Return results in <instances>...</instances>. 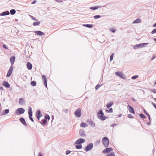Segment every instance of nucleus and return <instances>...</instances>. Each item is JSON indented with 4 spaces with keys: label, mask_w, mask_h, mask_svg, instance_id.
<instances>
[{
    "label": "nucleus",
    "mask_w": 156,
    "mask_h": 156,
    "mask_svg": "<svg viewBox=\"0 0 156 156\" xmlns=\"http://www.w3.org/2000/svg\"><path fill=\"white\" fill-rule=\"evenodd\" d=\"M16 57L15 55H12L11 57L10 58V61L11 63V66L10 67L9 69L6 74V76L7 77H9L12 74L13 68V65L15 61Z\"/></svg>",
    "instance_id": "1"
},
{
    "label": "nucleus",
    "mask_w": 156,
    "mask_h": 156,
    "mask_svg": "<svg viewBox=\"0 0 156 156\" xmlns=\"http://www.w3.org/2000/svg\"><path fill=\"white\" fill-rule=\"evenodd\" d=\"M97 115V117L101 121H104L108 118L104 115V113L102 110H100L98 112Z\"/></svg>",
    "instance_id": "2"
},
{
    "label": "nucleus",
    "mask_w": 156,
    "mask_h": 156,
    "mask_svg": "<svg viewBox=\"0 0 156 156\" xmlns=\"http://www.w3.org/2000/svg\"><path fill=\"white\" fill-rule=\"evenodd\" d=\"M149 44L148 43H143L136 44L133 46V48L134 49L136 50L140 48L145 47Z\"/></svg>",
    "instance_id": "3"
},
{
    "label": "nucleus",
    "mask_w": 156,
    "mask_h": 156,
    "mask_svg": "<svg viewBox=\"0 0 156 156\" xmlns=\"http://www.w3.org/2000/svg\"><path fill=\"white\" fill-rule=\"evenodd\" d=\"M102 143L103 145L105 147H108L109 143V140L106 136L104 137L102 140Z\"/></svg>",
    "instance_id": "4"
},
{
    "label": "nucleus",
    "mask_w": 156,
    "mask_h": 156,
    "mask_svg": "<svg viewBox=\"0 0 156 156\" xmlns=\"http://www.w3.org/2000/svg\"><path fill=\"white\" fill-rule=\"evenodd\" d=\"M25 110L22 108H20L17 109L15 112V114L17 115H20L24 113Z\"/></svg>",
    "instance_id": "5"
},
{
    "label": "nucleus",
    "mask_w": 156,
    "mask_h": 156,
    "mask_svg": "<svg viewBox=\"0 0 156 156\" xmlns=\"http://www.w3.org/2000/svg\"><path fill=\"white\" fill-rule=\"evenodd\" d=\"M28 113L29 115L30 119L32 122H34V120L32 117V110L31 107L29 106L28 107Z\"/></svg>",
    "instance_id": "6"
},
{
    "label": "nucleus",
    "mask_w": 156,
    "mask_h": 156,
    "mask_svg": "<svg viewBox=\"0 0 156 156\" xmlns=\"http://www.w3.org/2000/svg\"><path fill=\"white\" fill-rule=\"evenodd\" d=\"M93 147V144L90 143L88 144L84 148V150L86 152H88L91 150Z\"/></svg>",
    "instance_id": "7"
},
{
    "label": "nucleus",
    "mask_w": 156,
    "mask_h": 156,
    "mask_svg": "<svg viewBox=\"0 0 156 156\" xmlns=\"http://www.w3.org/2000/svg\"><path fill=\"white\" fill-rule=\"evenodd\" d=\"M81 110L80 108H78L75 112L74 115L77 118H80L81 115Z\"/></svg>",
    "instance_id": "8"
},
{
    "label": "nucleus",
    "mask_w": 156,
    "mask_h": 156,
    "mask_svg": "<svg viewBox=\"0 0 156 156\" xmlns=\"http://www.w3.org/2000/svg\"><path fill=\"white\" fill-rule=\"evenodd\" d=\"M115 75L120 78H121L126 79V76H124V74L122 72L120 71H117L115 72Z\"/></svg>",
    "instance_id": "9"
},
{
    "label": "nucleus",
    "mask_w": 156,
    "mask_h": 156,
    "mask_svg": "<svg viewBox=\"0 0 156 156\" xmlns=\"http://www.w3.org/2000/svg\"><path fill=\"white\" fill-rule=\"evenodd\" d=\"M36 115L38 121H40V118L43 116V115L40 110H37L36 112Z\"/></svg>",
    "instance_id": "10"
},
{
    "label": "nucleus",
    "mask_w": 156,
    "mask_h": 156,
    "mask_svg": "<svg viewBox=\"0 0 156 156\" xmlns=\"http://www.w3.org/2000/svg\"><path fill=\"white\" fill-rule=\"evenodd\" d=\"M43 82L44 84V86L46 87H47V79L46 76L44 75H43L41 76Z\"/></svg>",
    "instance_id": "11"
},
{
    "label": "nucleus",
    "mask_w": 156,
    "mask_h": 156,
    "mask_svg": "<svg viewBox=\"0 0 156 156\" xmlns=\"http://www.w3.org/2000/svg\"><path fill=\"white\" fill-rule=\"evenodd\" d=\"M113 150L112 148L111 147L107 148L103 150L102 151V152L104 154H108L110 152L112 151H113Z\"/></svg>",
    "instance_id": "12"
},
{
    "label": "nucleus",
    "mask_w": 156,
    "mask_h": 156,
    "mask_svg": "<svg viewBox=\"0 0 156 156\" xmlns=\"http://www.w3.org/2000/svg\"><path fill=\"white\" fill-rule=\"evenodd\" d=\"M85 141V140L82 138H80L78 139L75 143L74 144H77L79 143L81 144L84 143Z\"/></svg>",
    "instance_id": "13"
},
{
    "label": "nucleus",
    "mask_w": 156,
    "mask_h": 156,
    "mask_svg": "<svg viewBox=\"0 0 156 156\" xmlns=\"http://www.w3.org/2000/svg\"><path fill=\"white\" fill-rule=\"evenodd\" d=\"M127 104L128 105H129L128 103H127ZM128 109L129 112L130 113H131L133 114H135V111L134 110V109L132 106H130L129 105H128Z\"/></svg>",
    "instance_id": "14"
},
{
    "label": "nucleus",
    "mask_w": 156,
    "mask_h": 156,
    "mask_svg": "<svg viewBox=\"0 0 156 156\" xmlns=\"http://www.w3.org/2000/svg\"><path fill=\"white\" fill-rule=\"evenodd\" d=\"M79 134L80 136L81 137H84L86 136L85 132L83 129H80Z\"/></svg>",
    "instance_id": "15"
},
{
    "label": "nucleus",
    "mask_w": 156,
    "mask_h": 156,
    "mask_svg": "<svg viewBox=\"0 0 156 156\" xmlns=\"http://www.w3.org/2000/svg\"><path fill=\"white\" fill-rule=\"evenodd\" d=\"M2 85L6 88H9L10 87V85L8 82L4 81L2 83Z\"/></svg>",
    "instance_id": "16"
},
{
    "label": "nucleus",
    "mask_w": 156,
    "mask_h": 156,
    "mask_svg": "<svg viewBox=\"0 0 156 156\" xmlns=\"http://www.w3.org/2000/svg\"><path fill=\"white\" fill-rule=\"evenodd\" d=\"M20 121L25 126H27V125L26 123L25 119L23 117H21L20 118Z\"/></svg>",
    "instance_id": "17"
},
{
    "label": "nucleus",
    "mask_w": 156,
    "mask_h": 156,
    "mask_svg": "<svg viewBox=\"0 0 156 156\" xmlns=\"http://www.w3.org/2000/svg\"><path fill=\"white\" fill-rule=\"evenodd\" d=\"M27 67L28 70H31L32 68V65L31 63L28 62L27 64Z\"/></svg>",
    "instance_id": "18"
},
{
    "label": "nucleus",
    "mask_w": 156,
    "mask_h": 156,
    "mask_svg": "<svg viewBox=\"0 0 156 156\" xmlns=\"http://www.w3.org/2000/svg\"><path fill=\"white\" fill-rule=\"evenodd\" d=\"M19 102L20 104L23 105L25 104V101L24 98H20L19 99Z\"/></svg>",
    "instance_id": "19"
},
{
    "label": "nucleus",
    "mask_w": 156,
    "mask_h": 156,
    "mask_svg": "<svg viewBox=\"0 0 156 156\" xmlns=\"http://www.w3.org/2000/svg\"><path fill=\"white\" fill-rule=\"evenodd\" d=\"M10 12L8 11H5L0 13V16H4L9 15Z\"/></svg>",
    "instance_id": "20"
},
{
    "label": "nucleus",
    "mask_w": 156,
    "mask_h": 156,
    "mask_svg": "<svg viewBox=\"0 0 156 156\" xmlns=\"http://www.w3.org/2000/svg\"><path fill=\"white\" fill-rule=\"evenodd\" d=\"M34 32L36 34H37V35L39 36H42L45 34L44 33L40 30L35 31Z\"/></svg>",
    "instance_id": "21"
},
{
    "label": "nucleus",
    "mask_w": 156,
    "mask_h": 156,
    "mask_svg": "<svg viewBox=\"0 0 156 156\" xmlns=\"http://www.w3.org/2000/svg\"><path fill=\"white\" fill-rule=\"evenodd\" d=\"M9 109H5L4 110V111L1 113V115L2 116L4 115H5L9 112Z\"/></svg>",
    "instance_id": "22"
},
{
    "label": "nucleus",
    "mask_w": 156,
    "mask_h": 156,
    "mask_svg": "<svg viewBox=\"0 0 156 156\" xmlns=\"http://www.w3.org/2000/svg\"><path fill=\"white\" fill-rule=\"evenodd\" d=\"M88 126V124L84 122H82L80 124V126L83 128H85L87 127Z\"/></svg>",
    "instance_id": "23"
},
{
    "label": "nucleus",
    "mask_w": 156,
    "mask_h": 156,
    "mask_svg": "<svg viewBox=\"0 0 156 156\" xmlns=\"http://www.w3.org/2000/svg\"><path fill=\"white\" fill-rule=\"evenodd\" d=\"M76 144L75 147L76 149H80L82 148V146L81 144L78 143V144Z\"/></svg>",
    "instance_id": "24"
},
{
    "label": "nucleus",
    "mask_w": 156,
    "mask_h": 156,
    "mask_svg": "<svg viewBox=\"0 0 156 156\" xmlns=\"http://www.w3.org/2000/svg\"><path fill=\"white\" fill-rule=\"evenodd\" d=\"M39 122L43 125H45L47 122V121L45 120L44 119L39 121Z\"/></svg>",
    "instance_id": "25"
},
{
    "label": "nucleus",
    "mask_w": 156,
    "mask_h": 156,
    "mask_svg": "<svg viewBox=\"0 0 156 156\" xmlns=\"http://www.w3.org/2000/svg\"><path fill=\"white\" fill-rule=\"evenodd\" d=\"M141 21V20L139 18H137L134 20L133 22V24L138 23H140Z\"/></svg>",
    "instance_id": "26"
},
{
    "label": "nucleus",
    "mask_w": 156,
    "mask_h": 156,
    "mask_svg": "<svg viewBox=\"0 0 156 156\" xmlns=\"http://www.w3.org/2000/svg\"><path fill=\"white\" fill-rule=\"evenodd\" d=\"M44 119L46 121H47V120H49L50 119V117L48 114H46L44 115Z\"/></svg>",
    "instance_id": "27"
},
{
    "label": "nucleus",
    "mask_w": 156,
    "mask_h": 156,
    "mask_svg": "<svg viewBox=\"0 0 156 156\" xmlns=\"http://www.w3.org/2000/svg\"><path fill=\"white\" fill-rule=\"evenodd\" d=\"M83 26L89 28H91L93 27V25L90 24H84L82 25Z\"/></svg>",
    "instance_id": "28"
},
{
    "label": "nucleus",
    "mask_w": 156,
    "mask_h": 156,
    "mask_svg": "<svg viewBox=\"0 0 156 156\" xmlns=\"http://www.w3.org/2000/svg\"><path fill=\"white\" fill-rule=\"evenodd\" d=\"M113 102H110L107 103L106 105V107L108 108H109L113 105Z\"/></svg>",
    "instance_id": "29"
},
{
    "label": "nucleus",
    "mask_w": 156,
    "mask_h": 156,
    "mask_svg": "<svg viewBox=\"0 0 156 156\" xmlns=\"http://www.w3.org/2000/svg\"><path fill=\"white\" fill-rule=\"evenodd\" d=\"M100 7L99 6H95L94 7H90L89 9L92 10H94L98 9Z\"/></svg>",
    "instance_id": "30"
},
{
    "label": "nucleus",
    "mask_w": 156,
    "mask_h": 156,
    "mask_svg": "<svg viewBox=\"0 0 156 156\" xmlns=\"http://www.w3.org/2000/svg\"><path fill=\"white\" fill-rule=\"evenodd\" d=\"M140 117L143 119H145L146 118V116L143 113H140L139 114Z\"/></svg>",
    "instance_id": "31"
},
{
    "label": "nucleus",
    "mask_w": 156,
    "mask_h": 156,
    "mask_svg": "<svg viewBox=\"0 0 156 156\" xmlns=\"http://www.w3.org/2000/svg\"><path fill=\"white\" fill-rule=\"evenodd\" d=\"M89 123L90 125L92 127H94L95 126L94 123L92 120L90 121Z\"/></svg>",
    "instance_id": "32"
},
{
    "label": "nucleus",
    "mask_w": 156,
    "mask_h": 156,
    "mask_svg": "<svg viewBox=\"0 0 156 156\" xmlns=\"http://www.w3.org/2000/svg\"><path fill=\"white\" fill-rule=\"evenodd\" d=\"M10 13L12 15H13L16 13V11L14 9H12L10 11Z\"/></svg>",
    "instance_id": "33"
},
{
    "label": "nucleus",
    "mask_w": 156,
    "mask_h": 156,
    "mask_svg": "<svg viewBox=\"0 0 156 156\" xmlns=\"http://www.w3.org/2000/svg\"><path fill=\"white\" fill-rule=\"evenodd\" d=\"M40 22L38 20V21H36V22H34L33 23V25L34 26H38L40 25Z\"/></svg>",
    "instance_id": "34"
},
{
    "label": "nucleus",
    "mask_w": 156,
    "mask_h": 156,
    "mask_svg": "<svg viewBox=\"0 0 156 156\" xmlns=\"http://www.w3.org/2000/svg\"><path fill=\"white\" fill-rule=\"evenodd\" d=\"M30 84L32 86L35 87L36 85V82L35 81L33 80L31 82Z\"/></svg>",
    "instance_id": "35"
},
{
    "label": "nucleus",
    "mask_w": 156,
    "mask_h": 156,
    "mask_svg": "<svg viewBox=\"0 0 156 156\" xmlns=\"http://www.w3.org/2000/svg\"><path fill=\"white\" fill-rule=\"evenodd\" d=\"M113 109L112 108H109L108 110L107 109L105 110V112L107 113H112L113 112Z\"/></svg>",
    "instance_id": "36"
},
{
    "label": "nucleus",
    "mask_w": 156,
    "mask_h": 156,
    "mask_svg": "<svg viewBox=\"0 0 156 156\" xmlns=\"http://www.w3.org/2000/svg\"><path fill=\"white\" fill-rule=\"evenodd\" d=\"M106 156H115V155L114 152H111L108 153Z\"/></svg>",
    "instance_id": "37"
},
{
    "label": "nucleus",
    "mask_w": 156,
    "mask_h": 156,
    "mask_svg": "<svg viewBox=\"0 0 156 156\" xmlns=\"http://www.w3.org/2000/svg\"><path fill=\"white\" fill-rule=\"evenodd\" d=\"M103 85V84H97L95 87V90H97L100 87H101Z\"/></svg>",
    "instance_id": "38"
},
{
    "label": "nucleus",
    "mask_w": 156,
    "mask_h": 156,
    "mask_svg": "<svg viewBox=\"0 0 156 156\" xmlns=\"http://www.w3.org/2000/svg\"><path fill=\"white\" fill-rule=\"evenodd\" d=\"M30 16V17L31 19L34 20V21H38V20L36 18H35V17H34L33 16Z\"/></svg>",
    "instance_id": "39"
},
{
    "label": "nucleus",
    "mask_w": 156,
    "mask_h": 156,
    "mask_svg": "<svg viewBox=\"0 0 156 156\" xmlns=\"http://www.w3.org/2000/svg\"><path fill=\"white\" fill-rule=\"evenodd\" d=\"M103 16H101L99 15H96L93 16V17L95 19H97L100 18L101 17H102Z\"/></svg>",
    "instance_id": "40"
},
{
    "label": "nucleus",
    "mask_w": 156,
    "mask_h": 156,
    "mask_svg": "<svg viewBox=\"0 0 156 156\" xmlns=\"http://www.w3.org/2000/svg\"><path fill=\"white\" fill-rule=\"evenodd\" d=\"M114 55V54L113 53H112L110 57V62L112 61V60L113 58Z\"/></svg>",
    "instance_id": "41"
},
{
    "label": "nucleus",
    "mask_w": 156,
    "mask_h": 156,
    "mask_svg": "<svg viewBox=\"0 0 156 156\" xmlns=\"http://www.w3.org/2000/svg\"><path fill=\"white\" fill-rule=\"evenodd\" d=\"M127 117L130 119H133L134 118L131 114H128L127 115Z\"/></svg>",
    "instance_id": "42"
},
{
    "label": "nucleus",
    "mask_w": 156,
    "mask_h": 156,
    "mask_svg": "<svg viewBox=\"0 0 156 156\" xmlns=\"http://www.w3.org/2000/svg\"><path fill=\"white\" fill-rule=\"evenodd\" d=\"M138 77V76L137 75H135V76H133L132 78L131 79H135L137 78Z\"/></svg>",
    "instance_id": "43"
},
{
    "label": "nucleus",
    "mask_w": 156,
    "mask_h": 156,
    "mask_svg": "<svg viewBox=\"0 0 156 156\" xmlns=\"http://www.w3.org/2000/svg\"><path fill=\"white\" fill-rule=\"evenodd\" d=\"M71 152V151L70 150H67L66 151V155H68L69 154H70V153Z\"/></svg>",
    "instance_id": "44"
},
{
    "label": "nucleus",
    "mask_w": 156,
    "mask_h": 156,
    "mask_svg": "<svg viewBox=\"0 0 156 156\" xmlns=\"http://www.w3.org/2000/svg\"><path fill=\"white\" fill-rule=\"evenodd\" d=\"M3 48L6 49V50H9V49L8 48V47H7V46L5 44H3Z\"/></svg>",
    "instance_id": "45"
},
{
    "label": "nucleus",
    "mask_w": 156,
    "mask_h": 156,
    "mask_svg": "<svg viewBox=\"0 0 156 156\" xmlns=\"http://www.w3.org/2000/svg\"><path fill=\"white\" fill-rule=\"evenodd\" d=\"M148 117V119L149 120V121L150 122H151V116H150V115L149 114H147V115Z\"/></svg>",
    "instance_id": "46"
},
{
    "label": "nucleus",
    "mask_w": 156,
    "mask_h": 156,
    "mask_svg": "<svg viewBox=\"0 0 156 156\" xmlns=\"http://www.w3.org/2000/svg\"><path fill=\"white\" fill-rule=\"evenodd\" d=\"M156 33V28L154 29L151 32L152 34H154Z\"/></svg>",
    "instance_id": "47"
},
{
    "label": "nucleus",
    "mask_w": 156,
    "mask_h": 156,
    "mask_svg": "<svg viewBox=\"0 0 156 156\" xmlns=\"http://www.w3.org/2000/svg\"><path fill=\"white\" fill-rule=\"evenodd\" d=\"M151 91L154 93H156V89H151Z\"/></svg>",
    "instance_id": "48"
},
{
    "label": "nucleus",
    "mask_w": 156,
    "mask_h": 156,
    "mask_svg": "<svg viewBox=\"0 0 156 156\" xmlns=\"http://www.w3.org/2000/svg\"><path fill=\"white\" fill-rule=\"evenodd\" d=\"M110 30L112 33H114L115 31L114 28L110 29Z\"/></svg>",
    "instance_id": "49"
},
{
    "label": "nucleus",
    "mask_w": 156,
    "mask_h": 156,
    "mask_svg": "<svg viewBox=\"0 0 156 156\" xmlns=\"http://www.w3.org/2000/svg\"><path fill=\"white\" fill-rule=\"evenodd\" d=\"M156 57V55H154L151 57V60H154L155 58Z\"/></svg>",
    "instance_id": "50"
},
{
    "label": "nucleus",
    "mask_w": 156,
    "mask_h": 156,
    "mask_svg": "<svg viewBox=\"0 0 156 156\" xmlns=\"http://www.w3.org/2000/svg\"><path fill=\"white\" fill-rule=\"evenodd\" d=\"M117 125V124L114 123L111 125V127H114Z\"/></svg>",
    "instance_id": "51"
},
{
    "label": "nucleus",
    "mask_w": 156,
    "mask_h": 156,
    "mask_svg": "<svg viewBox=\"0 0 156 156\" xmlns=\"http://www.w3.org/2000/svg\"><path fill=\"white\" fill-rule=\"evenodd\" d=\"M151 104L154 106V108L156 109V104L153 102H151Z\"/></svg>",
    "instance_id": "52"
},
{
    "label": "nucleus",
    "mask_w": 156,
    "mask_h": 156,
    "mask_svg": "<svg viewBox=\"0 0 156 156\" xmlns=\"http://www.w3.org/2000/svg\"><path fill=\"white\" fill-rule=\"evenodd\" d=\"M143 111L144 113L146 115H147V114H149L146 111V110L144 109H143Z\"/></svg>",
    "instance_id": "53"
},
{
    "label": "nucleus",
    "mask_w": 156,
    "mask_h": 156,
    "mask_svg": "<svg viewBox=\"0 0 156 156\" xmlns=\"http://www.w3.org/2000/svg\"><path fill=\"white\" fill-rule=\"evenodd\" d=\"M38 156H42V153L41 152H39L38 154Z\"/></svg>",
    "instance_id": "54"
},
{
    "label": "nucleus",
    "mask_w": 156,
    "mask_h": 156,
    "mask_svg": "<svg viewBox=\"0 0 156 156\" xmlns=\"http://www.w3.org/2000/svg\"><path fill=\"white\" fill-rule=\"evenodd\" d=\"M102 41H99L101 43H103V42H104L105 41V40H101Z\"/></svg>",
    "instance_id": "55"
},
{
    "label": "nucleus",
    "mask_w": 156,
    "mask_h": 156,
    "mask_svg": "<svg viewBox=\"0 0 156 156\" xmlns=\"http://www.w3.org/2000/svg\"><path fill=\"white\" fill-rule=\"evenodd\" d=\"M151 122H148L147 123V124L148 125V126H150L151 125Z\"/></svg>",
    "instance_id": "56"
},
{
    "label": "nucleus",
    "mask_w": 156,
    "mask_h": 156,
    "mask_svg": "<svg viewBox=\"0 0 156 156\" xmlns=\"http://www.w3.org/2000/svg\"><path fill=\"white\" fill-rule=\"evenodd\" d=\"M131 99L134 102H136V99H135L133 98H132Z\"/></svg>",
    "instance_id": "57"
},
{
    "label": "nucleus",
    "mask_w": 156,
    "mask_h": 156,
    "mask_svg": "<svg viewBox=\"0 0 156 156\" xmlns=\"http://www.w3.org/2000/svg\"><path fill=\"white\" fill-rule=\"evenodd\" d=\"M0 90H1L3 91L4 90L3 87H0Z\"/></svg>",
    "instance_id": "58"
},
{
    "label": "nucleus",
    "mask_w": 156,
    "mask_h": 156,
    "mask_svg": "<svg viewBox=\"0 0 156 156\" xmlns=\"http://www.w3.org/2000/svg\"><path fill=\"white\" fill-rule=\"evenodd\" d=\"M36 1L35 0H34L31 3L32 4H34L36 3Z\"/></svg>",
    "instance_id": "59"
},
{
    "label": "nucleus",
    "mask_w": 156,
    "mask_h": 156,
    "mask_svg": "<svg viewBox=\"0 0 156 156\" xmlns=\"http://www.w3.org/2000/svg\"><path fill=\"white\" fill-rule=\"evenodd\" d=\"M54 116L53 115H52V116L51 117L52 121L54 119Z\"/></svg>",
    "instance_id": "60"
},
{
    "label": "nucleus",
    "mask_w": 156,
    "mask_h": 156,
    "mask_svg": "<svg viewBox=\"0 0 156 156\" xmlns=\"http://www.w3.org/2000/svg\"><path fill=\"white\" fill-rule=\"evenodd\" d=\"M153 27H156V23H155L153 26Z\"/></svg>",
    "instance_id": "61"
},
{
    "label": "nucleus",
    "mask_w": 156,
    "mask_h": 156,
    "mask_svg": "<svg viewBox=\"0 0 156 156\" xmlns=\"http://www.w3.org/2000/svg\"><path fill=\"white\" fill-rule=\"evenodd\" d=\"M122 115L121 114H119L118 115V117H119V118L121 117L122 116Z\"/></svg>",
    "instance_id": "62"
},
{
    "label": "nucleus",
    "mask_w": 156,
    "mask_h": 156,
    "mask_svg": "<svg viewBox=\"0 0 156 156\" xmlns=\"http://www.w3.org/2000/svg\"><path fill=\"white\" fill-rule=\"evenodd\" d=\"M66 113H67L68 112V111L67 109H66L65 111Z\"/></svg>",
    "instance_id": "63"
},
{
    "label": "nucleus",
    "mask_w": 156,
    "mask_h": 156,
    "mask_svg": "<svg viewBox=\"0 0 156 156\" xmlns=\"http://www.w3.org/2000/svg\"><path fill=\"white\" fill-rule=\"evenodd\" d=\"M5 98H3V101H5Z\"/></svg>",
    "instance_id": "64"
}]
</instances>
